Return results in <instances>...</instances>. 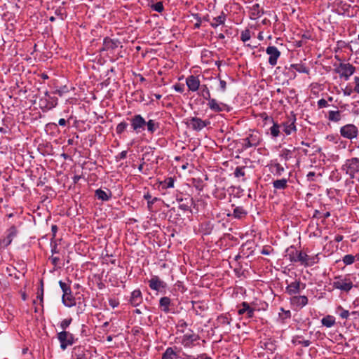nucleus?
<instances>
[{
	"mask_svg": "<svg viewBox=\"0 0 359 359\" xmlns=\"http://www.w3.org/2000/svg\"><path fill=\"white\" fill-rule=\"evenodd\" d=\"M151 8L152 10L158 13H161L164 9L163 3L161 1L156 2V4L151 5Z\"/></svg>",
	"mask_w": 359,
	"mask_h": 359,
	"instance_id": "51",
	"label": "nucleus"
},
{
	"mask_svg": "<svg viewBox=\"0 0 359 359\" xmlns=\"http://www.w3.org/2000/svg\"><path fill=\"white\" fill-rule=\"evenodd\" d=\"M273 187L276 189H285L287 187V180L285 178H282L280 180H274L273 182Z\"/></svg>",
	"mask_w": 359,
	"mask_h": 359,
	"instance_id": "34",
	"label": "nucleus"
},
{
	"mask_svg": "<svg viewBox=\"0 0 359 359\" xmlns=\"http://www.w3.org/2000/svg\"><path fill=\"white\" fill-rule=\"evenodd\" d=\"M251 38V34H250V29H246L243 31L241 32V40L243 41V42H246L248 41H249Z\"/></svg>",
	"mask_w": 359,
	"mask_h": 359,
	"instance_id": "47",
	"label": "nucleus"
},
{
	"mask_svg": "<svg viewBox=\"0 0 359 359\" xmlns=\"http://www.w3.org/2000/svg\"><path fill=\"white\" fill-rule=\"evenodd\" d=\"M49 259L50 260L52 264L55 266V267H60L59 266V263H60V258L57 257H54V256H51L49 257Z\"/></svg>",
	"mask_w": 359,
	"mask_h": 359,
	"instance_id": "56",
	"label": "nucleus"
},
{
	"mask_svg": "<svg viewBox=\"0 0 359 359\" xmlns=\"http://www.w3.org/2000/svg\"><path fill=\"white\" fill-rule=\"evenodd\" d=\"M109 304L112 307L115 308L117 307L119 304V302L116 299H109Z\"/></svg>",
	"mask_w": 359,
	"mask_h": 359,
	"instance_id": "62",
	"label": "nucleus"
},
{
	"mask_svg": "<svg viewBox=\"0 0 359 359\" xmlns=\"http://www.w3.org/2000/svg\"><path fill=\"white\" fill-rule=\"evenodd\" d=\"M341 170L348 175L351 179H353L355 175L359 172V158L352 157L346 159L341 165Z\"/></svg>",
	"mask_w": 359,
	"mask_h": 359,
	"instance_id": "3",
	"label": "nucleus"
},
{
	"mask_svg": "<svg viewBox=\"0 0 359 359\" xmlns=\"http://www.w3.org/2000/svg\"><path fill=\"white\" fill-rule=\"evenodd\" d=\"M36 298L39 299L40 303L41 304L43 301V282L41 280L40 281V287L36 293Z\"/></svg>",
	"mask_w": 359,
	"mask_h": 359,
	"instance_id": "48",
	"label": "nucleus"
},
{
	"mask_svg": "<svg viewBox=\"0 0 359 359\" xmlns=\"http://www.w3.org/2000/svg\"><path fill=\"white\" fill-rule=\"evenodd\" d=\"M144 199L147 200V207L150 210L152 208V205L156 202L158 201V198H156V197H154L153 198H151V195L149 194V193H147L146 194L144 195Z\"/></svg>",
	"mask_w": 359,
	"mask_h": 359,
	"instance_id": "42",
	"label": "nucleus"
},
{
	"mask_svg": "<svg viewBox=\"0 0 359 359\" xmlns=\"http://www.w3.org/2000/svg\"><path fill=\"white\" fill-rule=\"evenodd\" d=\"M57 339L60 341L62 350H65L67 346H72L75 342L74 334L67 331L57 333Z\"/></svg>",
	"mask_w": 359,
	"mask_h": 359,
	"instance_id": "8",
	"label": "nucleus"
},
{
	"mask_svg": "<svg viewBox=\"0 0 359 359\" xmlns=\"http://www.w3.org/2000/svg\"><path fill=\"white\" fill-rule=\"evenodd\" d=\"M358 127L353 123L346 124L340 128V135L348 140H353L358 137Z\"/></svg>",
	"mask_w": 359,
	"mask_h": 359,
	"instance_id": "7",
	"label": "nucleus"
},
{
	"mask_svg": "<svg viewBox=\"0 0 359 359\" xmlns=\"http://www.w3.org/2000/svg\"><path fill=\"white\" fill-rule=\"evenodd\" d=\"M356 278L351 274L339 275L334 278L332 283L333 289L339 290L341 293L348 294L354 287H358L354 283Z\"/></svg>",
	"mask_w": 359,
	"mask_h": 359,
	"instance_id": "2",
	"label": "nucleus"
},
{
	"mask_svg": "<svg viewBox=\"0 0 359 359\" xmlns=\"http://www.w3.org/2000/svg\"><path fill=\"white\" fill-rule=\"evenodd\" d=\"M330 216V212H325L324 213L320 212L319 210H316L313 215V218L317 219H327Z\"/></svg>",
	"mask_w": 359,
	"mask_h": 359,
	"instance_id": "44",
	"label": "nucleus"
},
{
	"mask_svg": "<svg viewBox=\"0 0 359 359\" xmlns=\"http://www.w3.org/2000/svg\"><path fill=\"white\" fill-rule=\"evenodd\" d=\"M72 322V318L64 319L60 322V327L62 330V331H65V330L70 325Z\"/></svg>",
	"mask_w": 359,
	"mask_h": 359,
	"instance_id": "50",
	"label": "nucleus"
},
{
	"mask_svg": "<svg viewBox=\"0 0 359 359\" xmlns=\"http://www.w3.org/2000/svg\"><path fill=\"white\" fill-rule=\"evenodd\" d=\"M210 122L208 120H202L198 117H192L189 121V126L194 130L200 131L208 125H209Z\"/></svg>",
	"mask_w": 359,
	"mask_h": 359,
	"instance_id": "13",
	"label": "nucleus"
},
{
	"mask_svg": "<svg viewBox=\"0 0 359 359\" xmlns=\"http://www.w3.org/2000/svg\"><path fill=\"white\" fill-rule=\"evenodd\" d=\"M280 311L282 313H279V318L282 323H285V320L291 318V312L289 310H285L283 308H280Z\"/></svg>",
	"mask_w": 359,
	"mask_h": 359,
	"instance_id": "39",
	"label": "nucleus"
},
{
	"mask_svg": "<svg viewBox=\"0 0 359 359\" xmlns=\"http://www.w3.org/2000/svg\"><path fill=\"white\" fill-rule=\"evenodd\" d=\"M180 349L175 347H168L162 355L161 359H177L180 358Z\"/></svg>",
	"mask_w": 359,
	"mask_h": 359,
	"instance_id": "22",
	"label": "nucleus"
},
{
	"mask_svg": "<svg viewBox=\"0 0 359 359\" xmlns=\"http://www.w3.org/2000/svg\"><path fill=\"white\" fill-rule=\"evenodd\" d=\"M241 306L242 308L239 309L238 311V315L241 316V315H243L244 313H245L248 311V309H249V304L246 302H243L241 304Z\"/></svg>",
	"mask_w": 359,
	"mask_h": 359,
	"instance_id": "52",
	"label": "nucleus"
},
{
	"mask_svg": "<svg viewBox=\"0 0 359 359\" xmlns=\"http://www.w3.org/2000/svg\"><path fill=\"white\" fill-rule=\"evenodd\" d=\"M128 126V124L125 121L119 123L116 127V133L118 135L122 134L126 130Z\"/></svg>",
	"mask_w": 359,
	"mask_h": 359,
	"instance_id": "45",
	"label": "nucleus"
},
{
	"mask_svg": "<svg viewBox=\"0 0 359 359\" xmlns=\"http://www.w3.org/2000/svg\"><path fill=\"white\" fill-rule=\"evenodd\" d=\"M208 106L210 108V110H212L214 112H221L223 111H229V107L227 104L223 103V102H219L215 98H210L208 100Z\"/></svg>",
	"mask_w": 359,
	"mask_h": 359,
	"instance_id": "12",
	"label": "nucleus"
},
{
	"mask_svg": "<svg viewBox=\"0 0 359 359\" xmlns=\"http://www.w3.org/2000/svg\"><path fill=\"white\" fill-rule=\"evenodd\" d=\"M143 302L142 294L140 290L137 289L131 292V295L129 299L130 304L134 306H138Z\"/></svg>",
	"mask_w": 359,
	"mask_h": 359,
	"instance_id": "18",
	"label": "nucleus"
},
{
	"mask_svg": "<svg viewBox=\"0 0 359 359\" xmlns=\"http://www.w3.org/2000/svg\"><path fill=\"white\" fill-rule=\"evenodd\" d=\"M309 299L305 295L293 296L290 298V303L294 306L302 309L308 304Z\"/></svg>",
	"mask_w": 359,
	"mask_h": 359,
	"instance_id": "17",
	"label": "nucleus"
},
{
	"mask_svg": "<svg viewBox=\"0 0 359 359\" xmlns=\"http://www.w3.org/2000/svg\"><path fill=\"white\" fill-rule=\"evenodd\" d=\"M217 323L218 325H229L231 323V318L226 315H220L217 318Z\"/></svg>",
	"mask_w": 359,
	"mask_h": 359,
	"instance_id": "41",
	"label": "nucleus"
},
{
	"mask_svg": "<svg viewBox=\"0 0 359 359\" xmlns=\"http://www.w3.org/2000/svg\"><path fill=\"white\" fill-rule=\"evenodd\" d=\"M343 263L345 265H351L355 261V257L353 255H346L342 259Z\"/></svg>",
	"mask_w": 359,
	"mask_h": 359,
	"instance_id": "43",
	"label": "nucleus"
},
{
	"mask_svg": "<svg viewBox=\"0 0 359 359\" xmlns=\"http://www.w3.org/2000/svg\"><path fill=\"white\" fill-rule=\"evenodd\" d=\"M285 257H287L291 262H297V257L300 251H298L293 245L287 248L285 251Z\"/></svg>",
	"mask_w": 359,
	"mask_h": 359,
	"instance_id": "25",
	"label": "nucleus"
},
{
	"mask_svg": "<svg viewBox=\"0 0 359 359\" xmlns=\"http://www.w3.org/2000/svg\"><path fill=\"white\" fill-rule=\"evenodd\" d=\"M200 95H201L203 99L208 100L211 98L210 92L206 85H202L200 88Z\"/></svg>",
	"mask_w": 359,
	"mask_h": 359,
	"instance_id": "38",
	"label": "nucleus"
},
{
	"mask_svg": "<svg viewBox=\"0 0 359 359\" xmlns=\"http://www.w3.org/2000/svg\"><path fill=\"white\" fill-rule=\"evenodd\" d=\"M290 69L295 70L299 73L309 74V69L305 65L301 63L290 65L289 70Z\"/></svg>",
	"mask_w": 359,
	"mask_h": 359,
	"instance_id": "31",
	"label": "nucleus"
},
{
	"mask_svg": "<svg viewBox=\"0 0 359 359\" xmlns=\"http://www.w3.org/2000/svg\"><path fill=\"white\" fill-rule=\"evenodd\" d=\"M175 180L172 177L166 178L163 182H161L163 188H172L174 187Z\"/></svg>",
	"mask_w": 359,
	"mask_h": 359,
	"instance_id": "46",
	"label": "nucleus"
},
{
	"mask_svg": "<svg viewBox=\"0 0 359 359\" xmlns=\"http://www.w3.org/2000/svg\"><path fill=\"white\" fill-rule=\"evenodd\" d=\"M149 286L152 290L161 292L165 290L167 284L157 276H153L149 280Z\"/></svg>",
	"mask_w": 359,
	"mask_h": 359,
	"instance_id": "10",
	"label": "nucleus"
},
{
	"mask_svg": "<svg viewBox=\"0 0 359 359\" xmlns=\"http://www.w3.org/2000/svg\"><path fill=\"white\" fill-rule=\"evenodd\" d=\"M194 17L197 20L196 23H195V25H194V27L198 29L201 27V18L198 14H194Z\"/></svg>",
	"mask_w": 359,
	"mask_h": 359,
	"instance_id": "60",
	"label": "nucleus"
},
{
	"mask_svg": "<svg viewBox=\"0 0 359 359\" xmlns=\"http://www.w3.org/2000/svg\"><path fill=\"white\" fill-rule=\"evenodd\" d=\"M301 286H302V289H304L306 285L305 284L302 283L300 280H296L287 285L285 288V292L290 296H296L297 294L299 293Z\"/></svg>",
	"mask_w": 359,
	"mask_h": 359,
	"instance_id": "14",
	"label": "nucleus"
},
{
	"mask_svg": "<svg viewBox=\"0 0 359 359\" xmlns=\"http://www.w3.org/2000/svg\"><path fill=\"white\" fill-rule=\"evenodd\" d=\"M334 72L338 74L340 78L344 79L345 81H348L355 72V67L350 63L340 62L334 64Z\"/></svg>",
	"mask_w": 359,
	"mask_h": 359,
	"instance_id": "4",
	"label": "nucleus"
},
{
	"mask_svg": "<svg viewBox=\"0 0 359 359\" xmlns=\"http://www.w3.org/2000/svg\"><path fill=\"white\" fill-rule=\"evenodd\" d=\"M59 285L64 294L66 293L67 294V292H69V290H71V288L65 283L62 282V280H60Z\"/></svg>",
	"mask_w": 359,
	"mask_h": 359,
	"instance_id": "55",
	"label": "nucleus"
},
{
	"mask_svg": "<svg viewBox=\"0 0 359 359\" xmlns=\"http://www.w3.org/2000/svg\"><path fill=\"white\" fill-rule=\"evenodd\" d=\"M68 92H69V89H68L67 86H63L60 87V88L57 89L55 91V93L59 95L60 96H62L65 93H67Z\"/></svg>",
	"mask_w": 359,
	"mask_h": 359,
	"instance_id": "54",
	"label": "nucleus"
},
{
	"mask_svg": "<svg viewBox=\"0 0 359 359\" xmlns=\"http://www.w3.org/2000/svg\"><path fill=\"white\" fill-rule=\"evenodd\" d=\"M130 128L136 134L142 133L147 128V133L154 135L160 128V123L154 119H146L141 114H135L130 119Z\"/></svg>",
	"mask_w": 359,
	"mask_h": 359,
	"instance_id": "1",
	"label": "nucleus"
},
{
	"mask_svg": "<svg viewBox=\"0 0 359 359\" xmlns=\"http://www.w3.org/2000/svg\"><path fill=\"white\" fill-rule=\"evenodd\" d=\"M57 226L55 224H53L51 226V231H52V238H55L56 236V233L57 232Z\"/></svg>",
	"mask_w": 359,
	"mask_h": 359,
	"instance_id": "63",
	"label": "nucleus"
},
{
	"mask_svg": "<svg viewBox=\"0 0 359 359\" xmlns=\"http://www.w3.org/2000/svg\"><path fill=\"white\" fill-rule=\"evenodd\" d=\"M95 195L97 199L101 200L102 201H107L111 197V191L109 189L104 191L101 189H98L95 191Z\"/></svg>",
	"mask_w": 359,
	"mask_h": 359,
	"instance_id": "29",
	"label": "nucleus"
},
{
	"mask_svg": "<svg viewBox=\"0 0 359 359\" xmlns=\"http://www.w3.org/2000/svg\"><path fill=\"white\" fill-rule=\"evenodd\" d=\"M295 121L296 118L294 117L292 118L288 119L286 121H284L282 123L283 128V130L287 135H290L292 133L296 132L297 128L295 126Z\"/></svg>",
	"mask_w": 359,
	"mask_h": 359,
	"instance_id": "20",
	"label": "nucleus"
},
{
	"mask_svg": "<svg viewBox=\"0 0 359 359\" xmlns=\"http://www.w3.org/2000/svg\"><path fill=\"white\" fill-rule=\"evenodd\" d=\"M259 116L263 121H264V125L272 124V126L269 128V132L267 133H269L273 139H276L279 137L280 135L281 126L276 122L271 116H268L265 112L260 114Z\"/></svg>",
	"mask_w": 359,
	"mask_h": 359,
	"instance_id": "5",
	"label": "nucleus"
},
{
	"mask_svg": "<svg viewBox=\"0 0 359 359\" xmlns=\"http://www.w3.org/2000/svg\"><path fill=\"white\" fill-rule=\"evenodd\" d=\"M317 104L319 109L325 108L328 107L327 101L323 98L319 100Z\"/></svg>",
	"mask_w": 359,
	"mask_h": 359,
	"instance_id": "57",
	"label": "nucleus"
},
{
	"mask_svg": "<svg viewBox=\"0 0 359 359\" xmlns=\"http://www.w3.org/2000/svg\"><path fill=\"white\" fill-rule=\"evenodd\" d=\"M318 262V255L309 256L306 253L300 251L297 257V262H299L305 267L311 266Z\"/></svg>",
	"mask_w": 359,
	"mask_h": 359,
	"instance_id": "9",
	"label": "nucleus"
},
{
	"mask_svg": "<svg viewBox=\"0 0 359 359\" xmlns=\"http://www.w3.org/2000/svg\"><path fill=\"white\" fill-rule=\"evenodd\" d=\"M172 306L171 299L168 297H161L159 300V308L165 313L171 312L170 306Z\"/></svg>",
	"mask_w": 359,
	"mask_h": 359,
	"instance_id": "24",
	"label": "nucleus"
},
{
	"mask_svg": "<svg viewBox=\"0 0 359 359\" xmlns=\"http://www.w3.org/2000/svg\"><path fill=\"white\" fill-rule=\"evenodd\" d=\"M186 84L189 90L196 92L200 88V81L197 76H189L186 79Z\"/></svg>",
	"mask_w": 359,
	"mask_h": 359,
	"instance_id": "19",
	"label": "nucleus"
},
{
	"mask_svg": "<svg viewBox=\"0 0 359 359\" xmlns=\"http://www.w3.org/2000/svg\"><path fill=\"white\" fill-rule=\"evenodd\" d=\"M294 150H295V148H294L293 150H290L288 149H283L280 153V157L282 159L287 161L292 157V154Z\"/></svg>",
	"mask_w": 359,
	"mask_h": 359,
	"instance_id": "37",
	"label": "nucleus"
},
{
	"mask_svg": "<svg viewBox=\"0 0 359 359\" xmlns=\"http://www.w3.org/2000/svg\"><path fill=\"white\" fill-rule=\"evenodd\" d=\"M264 9L259 4H255L249 7V17L251 20H257L264 14Z\"/></svg>",
	"mask_w": 359,
	"mask_h": 359,
	"instance_id": "16",
	"label": "nucleus"
},
{
	"mask_svg": "<svg viewBox=\"0 0 359 359\" xmlns=\"http://www.w3.org/2000/svg\"><path fill=\"white\" fill-rule=\"evenodd\" d=\"M73 359H88L84 347L81 346H75L72 353Z\"/></svg>",
	"mask_w": 359,
	"mask_h": 359,
	"instance_id": "26",
	"label": "nucleus"
},
{
	"mask_svg": "<svg viewBox=\"0 0 359 359\" xmlns=\"http://www.w3.org/2000/svg\"><path fill=\"white\" fill-rule=\"evenodd\" d=\"M247 211L243 207L238 206L233 209V216L235 218L241 219L247 215Z\"/></svg>",
	"mask_w": 359,
	"mask_h": 359,
	"instance_id": "36",
	"label": "nucleus"
},
{
	"mask_svg": "<svg viewBox=\"0 0 359 359\" xmlns=\"http://www.w3.org/2000/svg\"><path fill=\"white\" fill-rule=\"evenodd\" d=\"M245 166L236 167L234 171V176L236 177H244L245 175Z\"/></svg>",
	"mask_w": 359,
	"mask_h": 359,
	"instance_id": "49",
	"label": "nucleus"
},
{
	"mask_svg": "<svg viewBox=\"0 0 359 359\" xmlns=\"http://www.w3.org/2000/svg\"><path fill=\"white\" fill-rule=\"evenodd\" d=\"M193 203V198L188 196L184 198V202L179 204V208L184 212L190 210L191 204Z\"/></svg>",
	"mask_w": 359,
	"mask_h": 359,
	"instance_id": "33",
	"label": "nucleus"
},
{
	"mask_svg": "<svg viewBox=\"0 0 359 359\" xmlns=\"http://www.w3.org/2000/svg\"><path fill=\"white\" fill-rule=\"evenodd\" d=\"M266 53L269 56V63L273 67L276 65L278 59L280 56L279 50L276 46H269L266 49Z\"/></svg>",
	"mask_w": 359,
	"mask_h": 359,
	"instance_id": "11",
	"label": "nucleus"
},
{
	"mask_svg": "<svg viewBox=\"0 0 359 359\" xmlns=\"http://www.w3.org/2000/svg\"><path fill=\"white\" fill-rule=\"evenodd\" d=\"M262 141V136L258 131H252L245 138L242 139V147L247 149L257 147Z\"/></svg>",
	"mask_w": 359,
	"mask_h": 359,
	"instance_id": "6",
	"label": "nucleus"
},
{
	"mask_svg": "<svg viewBox=\"0 0 359 359\" xmlns=\"http://www.w3.org/2000/svg\"><path fill=\"white\" fill-rule=\"evenodd\" d=\"M327 117L330 122L339 123L342 119V113L339 110H330Z\"/></svg>",
	"mask_w": 359,
	"mask_h": 359,
	"instance_id": "28",
	"label": "nucleus"
},
{
	"mask_svg": "<svg viewBox=\"0 0 359 359\" xmlns=\"http://www.w3.org/2000/svg\"><path fill=\"white\" fill-rule=\"evenodd\" d=\"M355 86L353 91L359 94V76L354 77Z\"/></svg>",
	"mask_w": 359,
	"mask_h": 359,
	"instance_id": "59",
	"label": "nucleus"
},
{
	"mask_svg": "<svg viewBox=\"0 0 359 359\" xmlns=\"http://www.w3.org/2000/svg\"><path fill=\"white\" fill-rule=\"evenodd\" d=\"M337 310L340 311L339 316L343 319H348L350 315H356L358 313L357 311H353L352 313H349L348 310H345L342 306H339L337 308Z\"/></svg>",
	"mask_w": 359,
	"mask_h": 359,
	"instance_id": "40",
	"label": "nucleus"
},
{
	"mask_svg": "<svg viewBox=\"0 0 359 359\" xmlns=\"http://www.w3.org/2000/svg\"><path fill=\"white\" fill-rule=\"evenodd\" d=\"M273 166L276 170L275 174L278 176H280L285 170L284 168L278 163H274Z\"/></svg>",
	"mask_w": 359,
	"mask_h": 359,
	"instance_id": "53",
	"label": "nucleus"
},
{
	"mask_svg": "<svg viewBox=\"0 0 359 359\" xmlns=\"http://www.w3.org/2000/svg\"><path fill=\"white\" fill-rule=\"evenodd\" d=\"M121 41L116 39H111L105 37L103 40V46L101 49L102 51L113 50L121 46Z\"/></svg>",
	"mask_w": 359,
	"mask_h": 359,
	"instance_id": "15",
	"label": "nucleus"
},
{
	"mask_svg": "<svg viewBox=\"0 0 359 359\" xmlns=\"http://www.w3.org/2000/svg\"><path fill=\"white\" fill-rule=\"evenodd\" d=\"M316 175V173L314 172H309L306 175V178L308 181L313 182L314 181V177Z\"/></svg>",
	"mask_w": 359,
	"mask_h": 359,
	"instance_id": "64",
	"label": "nucleus"
},
{
	"mask_svg": "<svg viewBox=\"0 0 359 359\" xmlns=\"http://www.w3.org/2000/svg\"><path fill=\"white\" fill-rule=\"evenodd\" d=\"M358 104H359V101H356L352 104L353 105L352 112L355 115H359V108L357 107Z\"/></svg>",
	"mask_w": 359,
	"mask_h": 359,
	"instance_id": "61",
	"label": "nucleus"
},
{
	"mask_svg": "<svg viewBox=\"0 0 359 359\" xmlns=\"http://www.w3.org/2000/svg\"><path fill=\"white\" fill-rule=\"evenodd\" d=\"M226 21V15L224 12H222L219 15L215 17L212 21L210 22V25L213 28H217L221 25H224Z\"/></svg>",
	"mask_w": 359,
	"mask_h": 359,
	"instance_id": "30",
	"label": "nucleus"
},
{
	"mask_svg": "<svg viewBox=\"0 0 359 359\" xmlns=\"http://www.w3.org/2000/svg\"><path fill=\"white\" fill-rule=\"evenodd\" d=\"M193 309L196 314L201 315V311H204L207 309L208 306L202 302H192Z\"/></svg>",
	"mask_w": 359,
	"mask_h": 359,
	"instance_id": "35",
	"label": "nucleus"
},
{
	"mask_svg": "<svg viewBox=\"0 0 359 359\" xmlns=\"http://www.w3.org/2000/svg\"><path fill=\"white\" fill-rule=\"evenodd\" d=\"M199 339V336L196 334L193 333L191 331L189 333H186L182 336V344L185 347H189L192 345L194 341Z\"/></svg>",
	"mask_w": 359,
	"mask_h": 359,
	"instance_id": "21",
	"label": "nucleus"
},
{
	"mask_svg": "<svg viewBox=\"0 0 359 359\" xmlns=\"http://www.w3.org/2000/svg\"><path fill=\"white\" fill-rule=\"evenodd\" d=\"M17 234L18 230L16 226H15L14 225L11 226L7 230L6 237L2 241L3 244L5 246H8L12 243L13 239L17 236Z\"/></svg>",
	"mask_w": 359,
	"mask_h": 359,
	"instance_id": "23",
	"label": "nucleus"
},
{
	"mask_svg": "<svg viewBox=\"0 0 359 359\" xmlns=\"http://www.w3.org/2000/svg\"><path fill=\"white\" fill-rule=\"evenodd\" d=\"M219 90L222 93L225 92L226 90V82L224 80L221 79L219 77Z\"/></svg>",
	"mask_w": 359,
	"mask_h": 359,
	"instance_id": "58",
	"label": "nucleus"
},
{
	"mask_svg": "<svg viewBox=\"0 0 359 359\" xmlns=\"http://www.w3.org/2000/svg\"><path fill=\"white\" fill-rule=\"evenodd\" d=\"M321 323L327 328L332 327L336 323L335 318L333 316L327 315L321 319Z\"/></svg>",
	"mask_w": 359,
	"mask_h": 359,
	"instance_id": "32",
	"label": "nucleus"
},
{
	"mask_svg": "<svg viewBox=\"0 0 359 359\" xmlns=\"http://www.w3.org/2000/svg\"><path fill=\"white\" fill-rule=\"evenodd\" d=\"M67 294L63 293L62 297V303L65 306L72 307L76 304V299L72 295L71 290H69V292H67Z\"/></svg>",
	"mask_w": 359,
	"mask_h": 359,
	"instance_id": "27",
	"label": "nucleus"
}]
</instances>
